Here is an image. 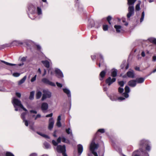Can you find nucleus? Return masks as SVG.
I'll use <instances>...</instances> for the list:
<instances>
[{
    "label": "nucleus",
    "instance_id": "obj_1",
    "mask_svg": "<svg viewBox=\"0 0 156 156\" xmlns=\"http://www.w3.org/2000/svg\"><path fill=\"white\" fill-rule=\"evenodd\" d=\"M139 149L134 151L132 156H149L147 152L151 149L150 142L147 140L143 139L140 141Z\"/></svg>",
    "mask_w": 156,
    "mask_h": 156
},
{
    "label": "nucleus",
    "instance_id": "obj_2",
    "mask_svg": "<svg viewBox=\"0 0 156 156\" xmlns=\"http://www.w3.org/2000/svg\"><path fill=\"white\" fill-rule=\"evenodd\" d=\"M136 0H127L128 4L129 5L128 8V13L127 16L128 18L129 19L130 17L134 14V4Z\"/></svg>",
    "mask_w": 156,
    "mask_h": 156
},
{
    "label": "nucleus",
    "instance_id": "obj_3",
    "mask_svg": "<svg viewBox=\"0 0 156 156\" xmlns=\"http://www.w3.org/2000/svg\"><path fill=\"white\" fill-rule=\"evenodd\" d=\"M28 10L29 13H28V15L29 17L32 20L35 19L36 18L33 16L34 14H36L35 7L33 5L30 4L28 6Z\"/></svg>",
    "mask_w": 156,
    "mask_h": 156
},
{
    "label": "nucleus",
    "instance_id": "obj_4",
    "mask_svg": "<svg viewBox=\"0 0 156 156\" xmlns=\"http://www.w3.org/2000/svg\"><path fill=\"white\" fill-rule=\"evenodd\" d=\"M13 103L15 108V110L18 111V109L17 106L21 108L22 109L23 111L27 112V110L25 108L22 104H21V101L16 98H14L13 100Z\"/></svg>",
    "mask_w": 156,
    "mask_h": 156
},
{
    "label": "nucleus",
    "instance_id": "obj_5",
    "mask_svg": "<svg viewBox=\"0 0 156 156\" xmlns=\"http://www.w3.org/2000/svg\"><path fill=\"white\" fill-rule=\"evenodd\" d=\"M43 93L41 98V100L43 101L46 98H49L51 97V92L47 90H44L43 91Z\"/></svg>",
    "mask_w": 156,
    "mask_h": 156
},
{
    "label": "nucleus",
    "instance_id": "obj_6",
    "mask_svg": "<svg viewBox=\"0 0 156 156\" xmlns=\"http://www.w3.org/2000/svg\"><path fill=\"white\" fill-rule=\"evenodd\" d=\"M56 151L58 152L59 153L62 154L66 152V146L65 145L62 146L58 145L56 147Z\"/></svg>",
    "mask_w": 156,
    "mask_h": 156
},
{
    "label": "nucleus",
    "instance_id": "obj_7",
    "mask_svg": "<svg viewBox=\"0 0 156 156\" xmlns=\"http://www.w3.org/2000/svg\"><path fill=\"white\" fill-rule=\"evenodd\" d=\"M26 43L27 48L30 49L31 51H33L32 50L33 48L35 47L34 43L31 41L28 40L26 42Z\"/></svg>",
    "mask_w": 156,
    "mask_h": 156
},
{
    "label": "nucleus",
    "instance_id": "obj_8",
    "mask_svg": "<svg viewBox=\"0 0 156 156\" xmlns=\"http://www.w3.org/2000/svg\"><path fill=\"white\" fill-rule=\"evenodd\" d=\"M125 92L123 93L122 95L125 98H127L129 96L128 93H129L130 91V88L127 86H125Z\"/></svg>",
    "mask_w": 156,
    "mask_h": 156
},
{
    "label": "nucleus",
    "instance_id": "obj_9",
    "mask_svg": "<svg viewBox=\"0 0 156 156\" xmlns=\"http://www.w3.org/2000/svg\"><path fill=\"white\" fill-rule=\"evenodd\" d=\"M55 73L56 75L59 77L62 78L64 77L63 73L62 71L58 68H55Z\"/></svg>",
    "mask_w": 156,
    "mask_h": 156
},
{
    "label": "nucleus",
    "instance_id": "obj_10",
    "mask_svg": "<svg viewBox=\"0 0 156 156\" xmlns=\"http://www.w3.org/2000/svg\"><path fill=\"white\" fill-rule=\"evenodd\" d=\"M42 81L46 84L52 86H55V84L54 83L49 81L48 79H42Z\"/></svg>",
    "mask_w": 156,
    "mask_h": 156
},
{
    "label": "nucleus",
    "instance_id": "obj_11",
    "mask_svg": "<svg viewBox=\"0 0 156 156\" xmlns=\"http://www.w3.org/2000/svg\"><path fill=\"white\" fill-rule=\"evenodd\" d=\"M100 59L99 61V62L98 63V62H97V64L98 65L99 67H100L101 65L103 66L104 64V59L102 55L100 54H99L98 57V60H99Z\"/></svg>",
    "mask_w": 156,
    "mask_h": 156
},
{
    "label": "nucleus",
    "instance_id": "obj_12",
    "mask_svg": "<svg viewBox=\"0 0 156 156\" xmlns=\"http://www.w3.org/2000/svg\"><path fill=\"white\" fill-rule=\"evenodd\" d=\"M54 123V120L52 118L49 119V125L48 126V129L49 130H51L53 128Z\"/></svg>",
    "mask_w": 156,
    "mask_h": 156
},
{
    "label": "nucleus",
    "instance_id": "obj_13",
    "mask_svg": "<svg viewBox=\"0 0 156 156\" xmlns=\"http://www.w3.org/2000/svg\"><path fill=\"white\" fill-rule=\"evenodd\" d=\"M98 144H96L95 142H92L90 146V149L91 151H95V150L98 148Z\"/></svg>",
    "mask_w": 156,
    "mask_h": 156
},
{
    "label": "nucleus",
    "instance_id": "obj_14",
    "mask_svg": "<svg viewBox=\"0 0 156 156\" xmlns=\"http://www.w3.org/2000/svg\"><path fill=\"white\" fill-rule=\"evenodd\" d=\"M128 85L130 87H134L136 84V82L135 80H131L128 83Z\"/></svg>",
    "mask_w": 156,
    "mask_h": 156
},
{
    "label": "nucleus",
    "instance_id": "obj_15",
    "mask_svg": "<svg viewBox=\"0 0 156 156\" xmlns=\"http://www.w3.org/2000/svg\"><path fill=\"white\" fill-rule=\"evenodd\" d=\"M23 44L22 42L20 41H15L11 43H10V46H18L20 44L22 45Z\"/></svg>",
    "mask_w": 156,
    "mask_h": 156
},
{
    "label": "nucleus",
    "instance_id": "obj_16",
    "mask_svg": "<svg viewBox=\"0 0 156 156\" xmlns=\"http://www.w3.org/2000/svg\"><path fill=\"white\" fill-rule=\"evenodd\" d=\"M116 79H106L105 82L106 83L108 84V86H110L115 81Z\"/></svg>",
    "mask_w": 156,
    "mask_h": 156
},
{
    "label": "nucleus",
    "instance_id": "obj_17",
    "mask_svg": "<svg viewBox=\"0 0 156 156\" xmlns=\"http://www.w3.org/2000/svg\"><path fill=\"white\" fill-rule=\"evenodd\" d=\"M48 107V105L47 103L46 102L43 103L41 105V109L42 111L47 110Z\"/></svg>",
    "mask_w": 156,
    "mask_h": 156
},
{
    "label": "nucleus",
    "instance_id": "obj_18",
    "mask_svg": "<svg viewBox=\"0 0 156 156\" xmlns=\"http://www.w3.org/2000/svg\"><path fill=\"white\" fill-rule=\"evenodd\" d=\"M117 70L115 69H113L111 71V75L113 77L117 76Z\"/></svg>",
    "mask_w": 156,
    "mask_h": 156
},
{
    "label": "nucleus",
    "instance_id": "obj_19",
    "mask_svg": "<svg viewBox=\"0 0 156 156\" xmlns=\"http://www.w3.org/2000/svg\"><path fill=\"white\" fill-rule=\"evenodd\" d=\"M78 153L79 155H80L83 151V147L82 145L79 144L77 145Z\"/></svg>",
    "mask_w": 156,
    "mask_h": 156
},
{
    "label": "nucleus",
    "instance_id": "obj_20",
    "mask_svg": "<svg viewBox=\"0 0 156 156\" xmlns=\"http://www.w3.org/2000/svg\"><path fill=\"white\" fill-rule=\"evenodd\" d=\"M127 75L129 77L133 78L134 76V73L133 71L131 70V71H128L127 73Z\"/></svg>",
    "mask_w": 156,
    "mask_h": 156
},
{
    "label": "nucleus",
    "instance_id": "obj_21",
    "mask_svg": "<svg viewBox=\"0 0 156 156\" xmlns=\"http://www.w3.org/2000/svg\"><path fill=\"white\" fill-rule=\"evenodd\" d=\"M63 92L67 94L68 97H71V94L70 92L69 89L67 88H63Z\"/></svg>",
    "mask_w": 156,
    "mask_h": 156
},
{
    "label": "nucleus",
    "instance_id": "obj_22",
    "mask_svg": "<svg viewBox=\"0 0 156 156\" xmlns=\"http://www.w3.org/2000/svg\"><path fill=\"white\" fill-rule=\"evenodd\" d=\"M0 156H10V152L2 151L0 153Z\"/></svg>",
    "mask_w": 156,
    "mask_h": 156
},
{
    "label": "nucleus",
    "instance_id": "obj_23",
    "mask_svg": "<svg viewBox=\"0 0 156 156\" xmlns=\"http://www.w3.org/2000/svg\"><path fill=\"white\" fill-rule=\"evenodd\" d=\"M115 28L116 29V31L117 33H120L122 30V27L119 25H115Z\"/></svg>",
    "mask_w": 156,
    "mask_h": 156
},
{
    "label": "nucleus",
    "instance_id": "obj_24",
    "mask_svg": "<svg viewBox=\"0 0 156 156\" xmlns=\"http://www.w3.org/2000/svg\"><path fill=\"white\" fill-rule=\"evenodd\" d=\"M41 62L46 67L49 68L50 66L49 62L47 60L42 61Z\"/></svg>",
    "mask_w": 156,
    "mask_h": 156
},
{
    "label": "nucleus",
    "instance_id": "obj_25",
    "mask_svg": "<svg viewBox=\"0 0 156 156\" xmlns=\"http://www.w3.org/2000/svg\"><path fill=\"white\" fill-rule=\"evenodd\" d=\"M149 41L153 44H156V38L151 37L148 39Z\"/></svg>",
    "mask_w": 156,
    "mask_h": 156
},
{
    "label": "nucleus",
    "instance_id": "obj_26",
    "mask_svg": "<svg viewBox=\"0 0 156 156\" xmlns=\"http://www.w3.org/2000/svg\"><path fill=\"white\" fill-rule=\"evenodd\" d=\"M34 91H32L30 93V95L29 98L30 100H32L34 98Z\"/></svg>",
    "mask_w": 156,
    "mask_h": 156
},
{
    "label": "nucleus",
    "instance_id": "obj_27",
    "mask_svg": "<svg viewBox=\"0 0 156 156\" xmlns=\"http://www.w3.org/2000/svg\"><path fill=\"white\" fill-rule=\"evenodd\" d=\"M42 95V93L40 91L37 92L36 94V98L39 99L40 98Z\"/></svg>",
    "mask_w": 156,
    "mask_h": 156
},
{
    "label": "nucleus",
    "instance_id": "obj_28",
    "mask_svg": "<svg viewBox=\"0 0 156 156\" xmlns=\"http://www.w3.org/2000/svg\"><path fill=\"white\" fill-rule=\"evenodd\" d=\"M37 14L38 15H41L42 14V12L41 9L37 7Z\"/></svg>",
    "mask_w": 156,
    "mask_h": 156
},
{
    "label": "nucleus",
    "instance_id": "obj_29",
    "mask_svg": "<svg viewBox=\"0 0 156 156\" xmlns=\"http://www.w3.org/2000/svg\"><path fill=\"white\" fill-rule=\"evenodd\" d=\"M136 83H143L144 80V79H136Z\"/></svg>",
    "mask_w": 156,
    "mask_h": 156
},
{
    "label": "nucleus",
    "instance_id": "obj_30",
    "mask_svg": "<svg viewBox=\"0 0 156 156\" xmlns=\"http://www.w3.org/2000/svg\"><path fill=\"white\" fill-rule=\"evenodd\" d=\"M100 53L96 54L95 55L91 56V58L93 60H94L96 58H97L98 59L99 55Z\"/></svg>",
    "mask_w": 156,
    "mask_h": 156
},
{
    "label": "nucleus",
    "instance_id": "obj_31",
    "mask_svg": "<svg viewBox=\"0 0 156 156\" xmlns=\"http://www.w3.org/2000/svg\"><path fill=\"white\" fill-rule=\"evenodd\" d=\"M106 71L105 70H103L102 71L100 74V76L101 78H103L105 75Z\"/></svg>",
    "mask_w": 156,
    "mask_h": 156
},
{
    "label": "nucleus",
    "instance_id": "obj_32",
    "mask_svg": "<svg viewBox=\"0 0 156 156\" xmlns=\"http://www.w3.org/2000/svg\"><path fill=\"white\" fill-rule=\"evenodd\" d=\"M100 132L101 133H104L105 132V129H101L98 130L97 132L95 134V136H97L98 134V133Z\"/></svg>",
    "mask_w": 156,
    "mask_h": 156
},
{
    "label": "nucleus",
    "instance_id": "obj_33",
    "mask_svg": "<svg viewBox=\"0 0 156 156\" xmlns=\"http://www.w3.org/2000/svg\"><path fill=\"white\" fill-rule=\"evenodd\" d=\"M27 112H27H23L21 114V117L23 120H24V119H25V116Z\"/></svg>",
    "mask_w": 156,
    "mask_h": 156
},
{
    "label": "nucleus",
    "instance_id": "obj_34",
    "mask_svg": "<svg viewBox=\"0 0 156 156\" xmlns=\"http://www.w3.org/2000/svg\"><path fill=\"white\" fill-rule=\"evenodd\" d=\"M144 11L142 13L140 19V23L142 22L144 20Z\"/></svg>",
    "mask_w": 156,
    "mask_h": 156
},
{
    "label": "nucleus",
    "instance_id": "obj_35",
    "mask_svg": "<svg viewBox=\"0 0 156 156\" xmlns=\"http://www.w3.org/2000/svg\"><path fill=\"white\" fill-rule=\"evenodd\" d=\"M140 2L138 3L136 6L135 10L136 11H138L140 10Z\"/></svg>",
    "mask_w": 156,
    "mask_h": 156
},
{
    "label": "nucleus",
    "instance_id": "obj_36",
    "mask_svg": "<svg viewBox=\"0 0 156 156\" xmlns=\"http://www.w3.org/2000/svg\"><path fill=\"white\" fill-rule=\"evenodd\" d=\"M125 83V82L123 81H121L118 82V84L121 87H122L124 86Z\"/></svg>",
    "mask_w": 156,
    "mask_h": 156
},
{
    "label": "nucleus",
    "instance_id": "obj_37",
    "mask_svg": "<svg viewBox=\"0 0 156 156\" xmlns=\"http://www.w3.org/2000/svg\"><path fill=\"white\" fill-rule=\"evenodd\" d=\"M26 79H22L20 81H19L18 82V85H20L23 83L26 80Z\"/></svg>",
    "mask_w": 156,
    "mask_h": 156
},
{
    "label": "nucleus",
    "instance_id": "obj_38",
    "mask_svg": "<svg viewBox=\"0 0 156 156\" xmlns=\"http://www.w3.org/2000/svg\"><path fill=\"white\" fill-rule=\"evenodd\" d=\"M103 29L104 31H107L108 29V25H103Z\"/></svg>",
    "mask_w": 156,
    "mask_h": 156
},
{
    "label": "nucleus",
    "instance_id": "obj_39",
    "mask_svg": "<svg viewBox=\"0 0 156 156\" xmlns=\"http://www.w3.org/2000/svg\"><path fill=\"white\" fill-rule=\"evenodd\" d=\"M118 92L119 93L122 94L124 91V89L123 88L119 87L118 89Z\"/></svg>",
    "mask_w": 156,
    "mask_h": 156
},
{
    "label": "nucleus",
    "instance_id": "obj_40",
    "mask_svg": "<svg viewBox=\"0 0 156 156\" xmlns=\"http://www.w3.org/2000/svg\"><path fill=\"white\" fill-rule=\"evenodd\" d=\"M112 17L111 16H108L107 18V20L109 24H111L110 21L112 19Z\"/></svg>",
    "mask_w": 156,
    "mask_h": 156
},
{
    "label": "nucleus",
    "instance_id": "obj_41",
    "mask_svg": "<svg viewBox=\"0 0 156 156\" xmlns=\"http://www.w3.org/2000/svg\"><path fill=\"white\" fill-rule=\"evenodd\" d=\"M92 23L91 24H89L88 26V27L90 28H92V27H94V22L93 20H92Z\"/></svg>",
    "mask_w": 156,
    "mask_h": 156
},
{
    "label": "nucleus",
    "instance_id": "obj_42",
    "mask_svg": "<svg viewBox=\"0 0 156 156\" xmlns=\"http://www.w3.org/2000/svg\"><path fill=\"white\" fill-rule=\"evenodd\" d=\"M70 128H68L66 129V132L68 134H72V132L70 131Z\"/></svg>",
    "mask_w": 156,
    "mask_h": 156
},
{
    "label": "nucleus",
    "instance_id": "obj_43",
    "mask_svg": "<svg viewBox=\"0 0 156 156\" xmlns=\"http://www.w3.org/2000/svg\"><path fill=\"white\" fill-rule=\"evenodd\" d=\"M20 74L18 73H14L13 74V76L15 77H18L19 76Z\"/></svg>",
    "mask_w": 156,
    "mask_h": 156
},
{
    "label": "nucleus",
    "instance_id": "obj_44",
    "mask_svg": "<svg viewBox=\"0 0 156 156\" xmlns=\"http://www.w3.org/2000/svg\"><path fill=\"white\" fill-rule=\"evenodd\" d=\"M52 144L55 146H57L58 145V143L56 142L55 140H53L52 141Z\"/></svg>",
    "mask_w": 156,
    "mask_h": 156
},
{
    "label": "nucleus",
    "instance_id": "obj_45",
    "mask_svg": "<svg viewBox=\"0 0 156 156\" xmlns=\"http://www.w3.org/2000/svg\"><path fill=\"white\" fill-rule=\"evenodd\" d=\"M44 145L46 148H48L50 147V145L47 143H45L44 144Z\"/></svg>",
    "mask_w": 156,
    "mask_h": 156
},
{
    "label": "nucleus",
    "instance_id": "obj_46",
    "mask_svg": "<svg viewBox=\"0 0 156 156\" xmlns=\"http://www.w3.org/2000/svg\"><path fill=\"white\" fill-rule=\"evenodd\" d=\"M56 125L59 127H61V124L60 121H57Z\"/></svg>",
    "mask_w": 156,
    "mask_h": 156
},
{
    "label": "nucleus",
    "instance_id": "obj_47",
    "mask_svg": "<svg viewBox=\"0 0 156 156\" xmlns=\"http://www.w3.org/2000/svg\"><path fill=\"white\" fill-rule=\"evenodd\" d=\"M27 57H23L21 59H20L21 61L22 62H25L26 61V59Z\"/></svg>",
    "mask_w": 156,
    "mask_h": 156
},
{
    "label": "nucleus",
    "instance_id": "obj_48",
    "mask_svg": "<svg viewBox=\"0 0 156 156\" xmlns=\"http://www.w3.org/2000/svg\"><path fill=\"white\" fill-rule=\"evenodd\" d=\"M56 84L57 85V86L58 87H62V85L61 83H60L58 82H56Z\"/></svg>",
    "mask_w": 156,
    "mask_h": 156
},
{
    "label": "nucleus",
    "instance_id": "obj_49",
    "mask_svg": "<svg viewBox=\"0 0 156 156\" xmlns=\"http://www.w3.org/2000/svg\"><path fill=\"white\" fill-rule=\"evenodd\" d=\"M23 122H24L25 125L26 126H28V122L27 120H25V119H24V120H23Z\"/></svg>",
    "mask_w": 156,
    "mask_h": 156
},
{
    "label": "nucleus",
    "instance_id": "obj_50",
    "mask_svg": "<svg viewBox=\"0 0 156 156\" xmlns=\"http://www.w3.org/2000/svg\"><path fill=\"white\" fill-rule=\"evenodd\" d=\"M92 153L94 156H98L97 153L95 151H91Z\"/></svg>",
    "mask_w": 156,
    "mask_h": 156
},
{
    "label": "nucleus",
    "instance_id": "obj_51",
    "mask_svg": "<svg viewBox=\"0 0 156 156\" xmlns=\"http://www.w3.org/2000/svg\"><path fill=\"white\" fill-rule=\"evenodd\" d=\"M16 96L18 98H20L21 96V94L20 93L18 92H16Z\"/></svg>",
    "mask_w": 156,
    "mask_h": 156
},
{
    "label": "nucleus",
    "instance_id": "obj_52",
    "mask_svg": "<svg viewBox=\"0 0 156 156\" xmlns=\"http://www.w3.org/2000/svg\"><path fill=\"white\" fill-rule=\"evenodd\" d=\"M41 117V115L38 114L36 115V116L35 117L34 120H36L37 118H40Z\"/></svg>",
    "mask_w": 156,
    "mask_h": 156
},
{
    "label": "nucleus",
    "instance_id": "obj_53",
    "mask_svg": "<svg viewBox=\"0 0 156 156\" xmlns=\"http://www.w3.org/2000/svg\"><path fill=\"white\" fill-rule=\"evenodd\" d=\"M37 49L38 50H40L41 49V46L39 44L36 45Z\"/></svg>",
    "mask_w": 156,
    "mask_h": 156
},
{
    "label": "nucleus",
    "instance_id": "obj_54",
    "mask_svg": "<svg viewBox=\"0 0 156 156\" xmlns=\"http://www.w3.org/2000/svg\"><path fill=\"white\" fill-rule=\"evenodd\" d=\"M30 113H33L35 114H36L37 113V112L36 111L34 110H31L30 111Z\"/></svg>",
    "mask_w": 156,
    "mask_h": 156
},
{
    "label": "nucleus",
    "instance_id": "obj_55",
    "mask_svg": "<svg viewBox=\"0 0 156 156\" xmlns=\"http://www.w3.org/2000/svg\"><path fill=\"white\" fill-rule=\"evenodd\" d=\"M37 73L38 74V75H39L40 76V77L41 76H40V75L41 73V71L40 69L39 68L38 69V70L37 71Z\"/></svg>",
    "mask_w": 156,
    "mask_h": 156
},
{
    "label": "nucleus",
    "instance_id": "obj_56",
    "mask_svg": "<svg viewBox=\"0 0 156 156\" xmlns=\"http://www.w3.org/2000/svg\"><path fill=\"white\" fill-rule=\"evenodd\" d=\"M53 113H52L49 114L47 115H46V117H51L52 116Z\"/></svg>",
    "mask_w": 156,
    "mask_h": 156
},
{
    "label": "nucleus",
    "instance_id": "obj_57",
    "mask_svg": "<svg viewBox=\"0 0 156 156\" xmlns=\"http://www.w3.org/2000/svg\"><path fill=\"white\" fill-rule=\"evenodd\" d=\"M152 61L155 62L156 61V56L154 55L152 57Z\"/></svg>",
    "mask_w": 156,
    "mask_h": 156
},
{
    "label": "nucleus",
    "instance_id": "obj_58",
    "mask_svg": "<svg viewBox=\"0 0 156 156\" xmlns=\"http://www.w3.org/2000/svg\"><path fill=\"white\" fill-rule=\"evenodd\" d=\"M1 62L3 63H4L5 64H6L7 65L10 66V63L8 62H6L5 61H2V60H1Z\"/></svg>",
    "mask_w": 156,
    "mask_h": 156
},
{
    "label": "nucleus",
    "instance_id": "obj_59",
    "mask_svg": "<svg viewBox=\"0 0 156 156\" xmlns=\"http://www.w3.org/2000/svg\"><path fill=\"white\" fill-rule=\"evenodd\" d=\"M118 99L120 101H122L125 99V98L122 97H120L118 98Z\"/></svg>",
    "mask_w": 156,
    "mask_h": 156
},
{
    "label": "nucleus",
    "instance_id": "obj_60",
    "mask_svg": "<svg viewBox=\"0 0 156 156\" xmlns=\"http://www.w3.org/2000/svg\"><path fill=\"white\" fill-rule=\"evenodd\" d=\"M57 142L58 143H59L61 142V138L60 137H58L57 140Z\"/></svg>",
    "mask_w": 156,
    "mask_h": 156
},
{
    "label": "nucleus",
    "instance_id": "obj_61",
    "mask_svg": "<svg viewBox=\"0 0 156 156\" xmlns=\"http://www.w3.org/2000/svg\"><path fill=\"white\" fill-rule=\"evenodd\" d=\"M37 154L35 153H33L31 154L29 156H37Z\"/></svg>",
    "mask_w": 156,
    "mask_h": 156
},
{
    "label": "nucleus",
    "instance_id": "obj_62",
    "mask_svg": "<svg viewBox=\"0 0 156 156\" xmlns=\"http://www.w3.org/2000/svg\"><path fill=\"white\" fill-rule=\"evenodd\" d=\"M61 120V117L60 115H59L58 117L57 121H60Z\"/></svg>",
    "mask_w": 156,
    "mask_h": 156
},
{
    "label": "nucleus",
    "instance_id": "obj_63",
    "mask_svg": "<svg viewBox=\"0 0 156 156\" xmlns=\"http://www.w3.org/2000/svg\"><path fill=\"white\" fill-rule=\"evenodd\" d=\"M0 91L3 92H7V91L4 88H2V89H0Z\"/></svg>",
    "mask_w": 156,
    "mask_h": 156
},
{
    "label": "nucleus",
    "instance_id": "obj_64",
    "mask_svg": "<svg viewBox=\"0 0 156 156\" xmlns=\"http://www.w3.org/2000/svg\"><path fill=\"white\" fill-rule=\"evenodd\" d=\"M141 55V56L143 57H144L145 56V54L144 51H142Z\"/></svg>",
    "mask_w": 156,
    "mask_h": 156
}]
</instances>
